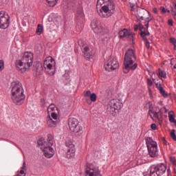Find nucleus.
Instances as JSON below:
<instances>
[{"label": "nucleus", "mask_w": 176, "mask_h": 176, "mask_svg": "<svg viewBox=\"0 0 176 176\" xmlns=\"http://www.w3.org/2000/svg\"><path fill=\"white\" fill-rule=\"evenodd\" d=\"M11 98L15 105H21L25 100L23 85L19 81L12 82Z\"/></svg>", "instance_id": "1"}, {"label": "nucleus", "mask_w": 176, "mask_h": 176, "mask_svg": "<svg viewBox=\"0 0 176 176\" xmlns=\"http://www.w3.org/2000/svg\"><path fill=\"white\" fill-rule=\"evenodd\" d=\"M135 51L133 50H128L124 55V66L122 67L124 74H129L130 71H134L138 67V64L135 63Z\"/></svg>", "instance_id": "2"}, {"label": "nucleus", "mask_w": 176, "mask_h": 176, "mask_svg": "<svg viewBox=\"0 0 176 176\" xmlns=\"http://www.w3.org/2000/svg\"><path fill=\"white\" fill-rule=\"evenodd\" d=\"M34 63V54L31 52H25L21 60L16 61V67L17 71L24 74Z\"/></svg>", "instance_id": "3"}, {"label": "nucleus", "mask_w": 176, "mask_h": 176, "mask_svg": "<svg viewBox=\"0 0 176 176\" xmlns=\"http://www.w3.org/2000/svg\"><path fill=\"white\" fill-rule=\"evenodd\" d=\"M123 104L118 99L111 100L107 105V112L108 115H111V116H116V111H120L122 109Z\"/></svg>", "instance_id": "4"}, {"label": "nucleus", "mask_w": 176, "mask_h": 176, "mask_svg": "<svg viewBox=\"0 0 176 176\" xmlns=\"http://www.w3.org/2000/svg\"><path fill=\"white\" fill-rule=\"evenodd\" d=\"M38 144L41 146V151L44 152V156L50 159L54 155V149L52 148L53 144H50V142H46L43 140H38Z\"/></svg>", "instance_id": "5"}, {"label": "nucleus", "mask_w": 176, "mask_h": 176, "mask_svg": "<svg viewBox=\"0 0 176 176\" xmlns=\"http://www.w3.org/2000/svg\"><path fill=\"white\" fill-rule=\"evenodd\" d=\"M137 14L141 20L144 21V27H146V30H148L149 28V23L153 20V16L148 10L141 8H138Z\"/></svg>", "instance_id": "6"}, {"label": "nucleus", "mask_w": 176, "mask_h": 176, "mask_svg": "<svg viewBox=\"0 0 176 176\" xmlns=\"http://www.w3.org/2000/svg\"><path fill=\"white\" fill-rule=\"evenodd\" d=\"M139 29L140 31V36L142 38L143 41H144L146 47L149 49V47H151V43H149V40H148L146 36H149L151 34L149 32H148V29L145 28L144 25H142L141 23H139L138 25H135L134 31H138Z\"/></svg>", "instance_id": "7"}, {"label": "nucleus", "mask_w": 176, "mask_h": 176, "mask_svg": "<svg viewBox=\"0 0 176 176\" xmlns=\"http://www.w3.org/2000/svg\"><path fill=\"white\" fill-rule=\"evenodd\" d=\"M146 146L148 151V155L151 157H157L159 150H157V143L152 139L147 138L146 140Z\"/></svg>", "instance_id": "8"}, {"label": "nucleus", "mask_w": 176, "mask_h": 176, "mask_svg": "<svg viewBox=\"0 0 176 176\" xmlns=\"http://www.w3.org/2000/svg\"><path fill=\"white\" fill-rule=\"evenodd\" d=\"M115 3L109 1L107 5L102 6V10H100L99 12V16H100V17H104L105 19L111 17V16L115 13Z\"/></svg>", "instance_id": "9"}, {"label": "nucleus", "mask_w": 176, "mask_h": 176, "mask_svg": "<svg viewBox=\"0 0 176 176\" xmlns=\"http://www.w3.org/2000/svg\"><path fill=\"white\" fill-rule=\"evenodd\" d=\"M65 146L67 151L66 157L67 159H72V157H74L75 152H76V150L75 148V144H74V142L71 138H66Z\"/></svg>", "instance_id": "10"}, {"label": "nucleus", "mask_w": 176, "mask_h": 176, "mask_svg": "<svg viewBox=\"0 0 176 176\" xmlns=\"http://www.w3.org/2000/svg\"><path fill=\"white\" fill-rule=\"evenodd\" d=\"M166 165L159 164L157 166L153 165L150 168V176H161L166 173Z\"/></svg>", "instance_id": "11"}, {"label": "nucleus", "mask_w": 176, "mask_h": 176, "mask_svg": "<svg viewBox=\"0 0 176 176\" xmlns=\"http://www.w3.org/2000/svg\"><path fill=\"white\" fill-rule=\"evenodd\" d=\"M91 27L95 34H97L98 35L102 36L107 34V30L102 28V25H101V22L97 19L93 20L91 23Z\"/></svg>", "instance_id": "12"}, {"label": "nucleus", "mask_w": 176, "mask_h": 176, "mask_svg": "<svg viewBox=\"0 0 176 176\" xmlns=\"http://www.w3.org/2000/svg\"><path fill=\"white\" fill-rule=\"evenodd\" d=\"M104 68L106 71L111 72V71H115L119 68V62L113 57H110L104 63Z\"/></svg>", "instance_id": "13"}, {"label": "nucleus", "mask_w": 176, "mask_h": 176, "mask_svg": "<svg viewBox=\"0 0 176 176\" xmlns=\"http://www.w3.org/2000/svg\"><path fill=\"white\" fill-rule=\"evenodd\" d=\"M10 24V16L5 11H0V28L6 30Z\"/></svg>", "instance_id": "14"}, {"label": "nucleus", "mask_w": 176, "mask_h": 176, "mask_svg": "<svg viewBox=\"0 0 176 176\" xmlns=\"http://www.w3.org/2000/svg\"><path fill=\"white\" fill-rule=\"evenodd\" d=\"M84 97L89 105H91V102H96L97 101V94L93 93L89 90L84 91Z\"/></svg>", "instance_id": "15"}, {"label": "nucleus", "mask_w": 176, "mask_h": 176, "mask_svg": "<svg viewBox=\"0 0 176 176\" xmlns=\"http://www.w3.org/2000/svg\"><path fill=\"white\" fill-rule=\"evenodd\" d=\"M163 112H167L166 107H163L159 110V111H155L152 109H149L148 114L150 115L151 119L154 120V122H157L160 120L159 118V115H162Z\"/></svg>", "instance_id": "16"}, {"label": "nucleus", "mask_w": 176, "mask_h": 176, "mask_svg": "<svg viewBox=\"0 0 176 176\" xmlns=\"http://www.w3.org/2000/svg\"><path fill=\"white\" fill-rule=\"evenodd\" d=\"M85 176H102L101 175V171L98 168H94L93 166H89L86 168Z\"/></svg>", "instance_id": "17"}, {"label": "nucleus", "mask_w": 176, "mask_h": 176, "mask_svg": "<svg viewBox=\"0 0 176 176\" xmlns=\"http://www.w3.org/2000/svg\"><path fill=\"white\" fill-rule=\"evenodd\" d=\"M83 53V56L87 60H90V58H93V53L90 51V48L89 47H85L81 50Z\"/></svg>", "instance_id": "18"}, {"label": "nucleus", "mask_w": 176, "mask_h": 176, "mask_svg": "<svg viewBox=\"0 0 176 176\" xmlns=\"http://www.w3.org/2000/svg\"><path fill=\"white\" fill-rule=\"evenodd\" d=\"M76 20H77L78 23H83V21L85 20V14H83V10L82 9H79L76 11Z\"/></svg>", "instance_id": "19"}, {"label": "nucleus", "mask_w": 176, "mask_h": 176, "mask_svg": "<svg viewBox=\"0 0 176 176\" xmlns=\"http://www.w3.org/2000/svg\"><path fill=\"white\" fill-rule=\"evenodd\" d=\"M78 123H79V121L78 120V119L75 118H69L68 120V125H69L70 131L74 127H76L78 124Z\"/></svg>", "instance_id": "20"}, {"label": "nucleus", "mask_w": 176, "mask_h": 176, "mask_svg": "<svg viewBox=\"0 0 176 176\" xmlns=\"http://www.w3.org/2000/svg\"><path fill=\"white\" fill-rule=\"evenodd\" d=\"M119 36L120 38H131V39L133 38V34H131V32H129L127 29H124L123 30L120 31Z\"/></svg>", "instance_id": "21"}, {"label": "nucleus", "mask_w": 176, "mask_h": 176, "mask_svg": "<svg viewBox=\"0 0 176 176\" xmlns=\"http://www.w3.org/2000/svg\"><path fill=\"white\" fill-rule=\"evenodd\" d=\"M58 123V121H56L50 117V116H48L47 118V124L48 127H56Z\"/></svg>", "instance_id": "22"}, {"label": "nucleus", "mask_w": 176, "mask_h": 176, "mask_svg": "<svg viewBox=\"0 0 176 176\" xmlns=\"http://www.w3.org/2000/svg\"><path fill=\"white\" fill-rule=\"evenodd\" d=\"M71 131H72V133H75L76 134H82L83 133V126L78 123V125L74 127Z\"/></svg>", "instance_id": "23"}, {"label": "nucleus", "mask_w": 176, "mask_h": 176, "mask_svg": "<svg viewBox=\"0 0 176 176\" xmlns=\"http://www.w3.org/2000/svg\"><path fill=\"white\" fill-rule=\"evenodd\" d=\"M50 61V63H48L47 65V69H52L53 68L54 65H56V62H54V59L52 56H49L47 58V60H45V63H46L47 62Z\"/></svg>", "instance_id": "24"}, {"label": "nucleus", "mask_w": 176, "mask_h": 176, "mask_svg": "<svg viewBox=\"0 0 176 176\" xmlns=\"http://www.w3.org/2000/svg\"><path fill=\"white\" fill-rule=\"evenodd\" d=\"M157 89L160 91V94L162 95L164 98L168 97V95L167 94V93H166V91L164 90V89H163V87H162V84H160L157 86Z\"/></svg>", "instance_id": "25"}, {"label": "nucleus", "mask_w": 176, "mask_h": 176, "mask_svg": "<svg viewBox=\"0 0 176 176\" xmlns=\"http://www.w3.org/2000/svg\"><path fill=\"white\" fill-rule=\"evenodd\" d=\"M58 1V0H47V5L51 8H54V6L57 5Z\"/></svg>", "instance_id": "26"}, {"label": "nucleus", "mask_w": 176, "mask_h": 176, "mask_svg": "<svg viewBox=\"0 0 176 176\" xmlns=\"http://www.w3.org/2000/svg\"><path fill=\"white\" fill-rule=\"evenodd\" d=\"M78 45H79L81 50L85 49V47H89V46H87V44H86V42L83 40H79L78 41Z\"/></svg>", "instance_id": "27"}, {"label": "nucleus", "mask_w": 176, "mask_h": 176, "mask_svg": "<svg viewBox=\"0 0 176 176\" xmlns=\"http://www.w3.org/2000/svg\"><path fill=\"white\" fill-rule=\"evenodd\" d=\"M158 74L160 78H164V79H166V78H167V74H166V72L162 70V69H158Z\"/></svg>", "instance_id": "28"}, {"label": "nucleus", "mask_w": 176, "mask_h": 176, "mask_svg": "<svg viewBox=\"0 0 176 176\" xmlns=\"http://www.w3.org/2000/svg\"><path fill=\"white\" fill-rule=\"evenodd\" d=\"M57 111V107L54 104H51L47 108V112H54Z\"/></svg>", "instance_id": "29"}, {"label": "nucleus", "mask_w": 176, "mask_h": 176, "mask_svg": "<svg viewBox=\"0 0 176 176\" xmlns=\"http://www.w3.org/2000/svg\"><path fill=\"white\" fill-rule=\"evenodd\" d=\"M168 118H169V120H170V122H171V123L176 124L175 116L173 114H171L170 112H169V113H168Z\"/></svg>", "instance_id": "30"}, {"label": "nucleus", "mask_w": 176, "mask_h": 176, "mask_svg": "<svg viewBox=\"0 0 176 176\" xmlns=\"http://www.w3.org/2000/svg\"><path fill=\"white\" fill-rule=\"evenodd\" d=\"M43 31V27H42L41 24H38L37 26V30L36 33L37 34V35H41Z\"/></svg>", "instance_id": "31"}, {"label": "nucleus", "mask_w": 176, "mask_h": 176, "mask_svg": "<svg viewBox=\"0 0 176 176\" xmlns=\"http://www.w3.org/2000/svg\"><path fill=\"white\" fill-rule=\"evenodd\" d=\"M170 137L173 141H176V135L175 129L171 130L170 131Z\"/></svg>", "instance_id": "32"}, {"label": "nucleus", "mask_w": 176, "mask_h": 176, "mask_svg": "<svg viewBox=\"0 0 176 176\" xmlns=\"http://www.w3.org/2000/svg\"><path fill=\"white\" fill-rule=\"evenodd\" d=\"M170 43H172V45H173L174 50H176V39H175V38H170Z\"/></svg>", "instance_id": "33"}, {"label": "nucleus", "mask_w": 176, "mask_h": 176, "mask_svg": "<svg viewBox=\"0 0 176 176\" xmlns=\"http://www.w3.org/2000/svg\"><path fill=\"white\" fill-rule=\"evenodd\" d=\"M52 134L47 135V142H50V145H53V140H52Z\"/></svg>", "instance_id": "34"}, {"label": "nucleus", "mask_w": 176, "mask_h": 176, "mask_svg": "<svg viewBox=\"0 0 176 176\" xmlns=\"http://www.w3.org/2000/svg\"><path fill=\"white\" fill-rule=\"evenodd\" d=\"M51 119H53L55 121H57V113L56 112H52L51 113Z\"/></svg>", "instance_id": "35"}, {"label": "nucleus", "mask_w": 176, "mask_h": 176, "mask_svg": "<svg viewBox=\"0 0 176 176\" xmlns=\"http://www.w3.org/2000/svg\"><path fill=\"white\" fill-rule=\"evenodd\" d=\"M170 162L172 163L173 166H176V160L174 157H170Z\"/></svg>", "instance_id": "36"}, {"label": "nucleus", "mask_w": 176, "mask_h": 176, "mask_svg": "<svg viewBox=\"0 0 176 176\" xmlns=\"http://www.w3.org/2000/svg\"><path fill=\"white\" fill-rule=\"evenodd\" d=\"M3 68H5L3 60H0V71H3Z\"/></svg>", "instance_id": "37"}, {"label": "nucleus", "mask_w": 176, "mask_h": 176, "mask_svg": "<svg viewBox=\"0 0 176 176\" xmlns=\"http://www.w3.org/2000/svg\"><path fill=\"white\" fill-rule=\"evenodd\" d=\"M21 170H23L24 171H27V164L25 163V161H23Z\"/></svg>", "instance_id": "38"}, {"label": "nucleus", "mask_w": 176, "mask_h": 176, "mask_svg": "<svg viewBox=\"0 0 176 176\" xmlns=\"http://www.w3.org/2000/svg\"><path fill=\"white\" fill-rule=\"evenodd\" d=\"M104 0H98L97 1V6H101L104 3Z\"/></svg>", "instance_id": "39"}, {"label": "nucleus", "mask_w": 176, "mask_h": 176, "mask_svg": "<svg viewBox=\"0 0 176 176\" xmlns=\"http://www.w3.org/2000/svg\"><path fill=\"white\" fill-rule=\"evenodd\" d=\"M160 11H161V13H163L164 14V13H166V8H164V7L162 6L160 7Z\"/></svg>", "instance_id": "40"}, {"label": "nucleus", "mask_w": 176, "mask_h": 176, "mask_svg": "<svg viewBox=\"0 0 176 176\" xmlns=\"http://www.w3.org/2000/svg\"><path fill=\"white\" fill-rule=\"evenodd\" d=\"M147 83L150 86H152V85H153V82H152V80H151V78H147Z\"/></svg>", "instance_id": "41"}, {"label": "nucleus", "mask_w": 176, "mask_h": 176, "mask_svg": "<svg viewBox=\"0 0 176 176\" xmlns=\"http://www.w3.org/2000/svg\"><path fill=\"white\" fill-rule=\"evenodd\" d=\"M172 12H176V1L173 3V8H172Z\"/></svg>", "instance_id": "42"}, {"label": "nucleus", "mask_w": 176, "mask_h": 176, "mask_svg": "<svg viewBox=\"0 0 176 176\" xmlns=\"http://www.w3.org/2000/svg\"><path fill=\"white\" fill-rule=\"evenodd\" d=\"M168 25H170L171 27H173V19H168Z\"/></svg>", "instance_id": "43"}, {"label": "nucleus", "mask_w": 176, "mask_h": 176, "mask_svg": "<svg viewBox=\"0 0 176 176\" xmlns=\"http://www.w3.org/2000/svg\"><path fill=\"white\" fill-rule=\"evenodd\" d=\"M156 127H157L156 124H151V129L152 130H156Z\"/></svg>", "instance_id": "44"}, {"label": "nucleus", "mask_w": 176, "mask_h": 176, "mask_svg": "<svg viewBox=\"0 0 176 176\" xmlns=\"http://www.w3.org/2000/svg\"><path fill=\"white\" fill-rule=\"evenodd\" d=\"M157 20H158V21H163V18H162V16H157Z\"/></svg>", "instance_id": "45"}, {"label": "nucleus", "mask_w": 176, "mask_h": 176, "mask_svg": "<svg viewBox=\"0 0 176 176\" xmlns=\"http://www.w3.org/2000/svg\"><path fill=\"white\" fill-rule=\"evenodd\" d=\"M153 13H155V14H157V8H153Z\"/></svg>", "instance_id": "46"}, {"label": "nucleus", "mask_w": 176, "mask_h": 176, "mask_svg": "<svg viewBox=\"0 0 176 176\" xmlns=\"http://www.w3.org/2000/svg\"><path fill=\"white\" fill-rule=\"evenodd\" d=\"M162 140H163V144L164 145H167V142L166 141V139L164 138H162Z\"/></svg>", "instance_id": "47"}, {"label": "nucleus", "mask_w": 176, "mask_h": 176, "mask_svg": "<svg viewBox=\"0 0 176 176\" xmlns=\"http://www.w3.org/2000/svg\"><path fill=\"white\" fill-rule=\"evenodd\" d=\"M39 66H40L41 70L42 71V69H43V68H42V64H39Z\"/></svg>", "instance_id": "48"}, {"label": "nucleus", "mask_w": 176, "mask_h": 176, "mask_svg": "<svg viewBox=\"0 0 176 176\" xmlns=\"http://www.w3.org/2000/svg\"><path fill=\"white\" fill-rule=\"evenodd\" d=\"M41 102H45V99L44 98H42L41 100Z\"/></svg>", "instance_id": "49"}, {"label": "nucleus", "mask_w": 176, "mask_h": 176, "mask_svg": "<svg viewBox=\"0 0 176 176\" xmlns=\"http://www.w3.org/2000/svg\"><path fill=\"white\" fill-rule=\"evenodd\" d=\"M166 12H168V13H170V10H167Z\"/></svg>", "instance_id": "50"}, {"label": "nucleus", "mask_w": 176, "mask_h": 176, "mask_svg": "<svg viewBox=\"0 0 176 176\" xmlns=\"http://www.w3.org/2000/svg\"><path fill=\"white\" fill-rule=\"evenodd\" d=\"M36 71H37V72H38V71H39V68H37V69H36Z\"/></svg>", "instance_id": "51"}, {"label": "nucleus", "mask_w": 176, "mask_h": 176, "mask_svg": "<svg viewBox=\"0 0 176 176\" xmlns=\"http://www.w3.org/2000/svg\"><path fill=\"white\" fill-rule=\"evenodd\" d=\"M174 68H176V65L174 66Z\"/></svg>", "instance_id": "52"}, {"label": "nucleus", "mask_w": 176, "mask_h": 176, "mask_svg": "<svg viewBox=\"0 0 176 176\" xmlns=\"http://www.w3.org/2000/svg\"><path fill=\"white\" fill-rule=\"evenodd\" d=\"M152 79H153V80H155V78H153Z\"/></svg>", "instance_id": "53"}]
</instances>
